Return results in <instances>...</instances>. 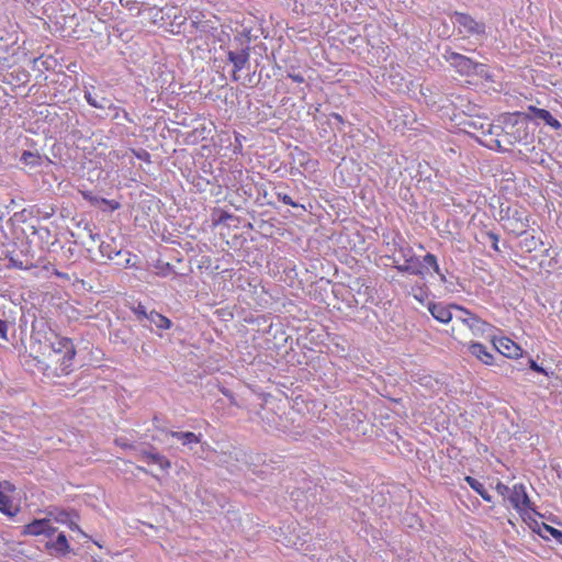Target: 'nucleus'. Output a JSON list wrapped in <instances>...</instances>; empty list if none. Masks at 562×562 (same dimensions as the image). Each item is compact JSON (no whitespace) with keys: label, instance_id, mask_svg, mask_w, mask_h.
<instances>
[{"label":"nucleus","instance_id":"f257e3e1","mask_svg":"<svg viewBox=\"0 0 562 562\" xmlns=\"http://www.w3.org/2000/svg\"><path fill=\"white\" fill-rule=\"evenodd\" d=\"M474 314L463 307H454L453 319L451 323V334L460 341L463 347L477 348L480 351H486V345L481 340L469 339V328Z\"/></svg>","mask_w":562,"mask_h":562},{"label":"nucleus","instance_id":"f03ea898","mask_svg":"<svg viewBox=\"0 0 562 562\" xmlns=\"http://www.w3.org/2000/svg\"><path fill=\"white\" fill-rule=\"evenodd\" d=\"M499 216V221L507 232L519 236L527 231L529 221L522 207L515 205L501 209Z\"/></svg>","mask_w":562,"mask_h":562},{"label":"nucleus","instance_id":"7ed1b4c3","mask_svg":"<svg viewBox=\"0 0 562 562\" xmlns=\"http://www.w3.org/2000/svg\"><path fill=\"white\" fill-rule=\"evenodd\" d=\"M443 57L461 75L470 76L483 71V64L475 63L471 58L451 49H446Z\"/></svg>","mask_w":562,"mask_h":562},{"label":"nucleus","instance_id":"20e7f679","mask_svg":"<svg viewBox=\"0 0 562 562\" xmlns=\"http://www.w3.org/2000/svg\"><path fill=\"white\" fill-rule=\"evenodd\" d=\"M529 121L528 116L517 114L514 123L507 125V131L505 132V140L508 145H514L515 143L528 142L530 136L529 134Z\"/></svg>","mask_w":562,"mask_h":562},{"label":"nucleus","instance_id":"39448f33","mask_svg":"<svg viewBox=\"0 0 562 562\" xmlns=\"http://www.w3.org/2000/svg\"><path fill=\"white\" fill-rule=\"evenodd\" d=\"M57 531L53 526L52 518L46 517L43 519H34L32 522L24 526L23 535L40 536L45 535L52 537Z\"/></svg>","mask_w":562,"mask_h":562},{"label":"nucleus","instance_id":"423d86ee","mask_svg":"<svg viewBox=\"0 0 562 562\" xmlns=\"http://www.w3.org/2000/svg\"><path fill=\"white\" fill-rule=\"evenodd\" d=\"M133 451L135 452V456L139 459L144 460L148 464H156L161 470H167L170 468L171 463L170 461L164 457L162 454L155 451L154 448L146 449V448H133Z\"/></svg>","mask_w":562,"mask_h":562},{"label":"nucleus","instance_id":"0eeeda50","mask_svg":"<svg viewBox=\"0 0 562 562\" xmlns=\"http://www.w3.org/2000/svg\"><path fill=\"white\" fill-rule=\"evenodd\" d=\"M495 333H488L486 341H488L495 351H502V349L509 350L512 347L515 349L522 351V349L508 336H506L503 330L494 327Z\"/></svg>","mask_w":562,"mask_h":562},{"label":"nucleus","instance_id":"6e6552de","mask_svg":"<svg viewBox=\"0 0 562 562\" xmlns=\"http://www.w3.org/2000/svg\"><path fill=\"white\" fill-rule=\"evenodd\" d=\"M456 304L446 305L443 303H429L428 311L435 319L442 324L452 323Z\"/></svg>","mask_w":562,"mask_h":562},{"label":"nucleus","instance_id":"1a4fd4ad","mask_svg":"<svg viewBox=\"0 0 562 562\" xmlns=\"http://www.w3.org/2000/svg\"><path fill=\"white\" fill-rule=\"evenodd\" d=\"M508 501L518 510H525L530 507V499L522 484H515L513 486Z\"/></svg>","mask_w":562,"mask_h":562},{"label":"nucleus","instance_id":"9d476101","mask_svg":"<svg viewBox=\"0 0 562 562\" xmlns=\"http://www.w3.org/2000/svg\"><path fill=\"white\" fill-rule=\"evenodd\" d=\"M228 60L234 65L233 80L237 81V71L244 69L249 64V47L243 48L238 52L229 50L227 54Z\"/></svg>","mask_w":562,"mask_h":562},{"label":"nucleus","instance_id":"9b49d317","mask_svg":"<svg viewBox=\"0 0 562 562\" xmlns=\"http://www.w3.org/2000/svg\"><path fill=\"white\" fill-rule=\"evenodd\" d=\"M172 326V322L164 316L162 314L156 312L155 310L149 311V316L147 318V326L151 331L158 333L161 335L162 330L169 329Z\"/></svg>","mask_w":562,"mask_h":562},{"label":"nucleus","instance_id":"f8f14e48","mask_svg":"<svg viewBox=\"0 0 562 562\" xmlns=\"http://www.w3.org/2000/svg\"><path fill=\"white\" fill-rule=\"evenodd\" d=\"M488 333H495L494 326L474 315L469 328V339L483 338L486 340Z\"/></svg>","mask_w":562,"mask_h":562},{"label":"nucleus","instance_id":"ddd939ff","mask_svg":"<svg viewBox=\"0 0 562 562\" xmlns=\"http://www.w3.org/2000/svg\"><path fill=\"white\" fill-rule=\"evenodd\" d=\"M525 115L528 116V121L530 119H539L547 125L551 126L553 130H560L562 127L561 123L555 117H553L548 110L544 109L529 106L528 113Z\"/></svg>","mask_w":562,"mask_h":562},{"label":"nucleus","instance_id":"4468645a","mask_svg":"<svg viewBox=\"0 0 562 562\" xmlns=\"http://www.w3.org/2000/svg\"><path fill=\"white\" fill-rule=\"evenodd\" d=\"M456 23L471 34H481L485 30L483 23L476 22L472 16L464 13L456 14Z\"/></svg>","mask_w":562,"mask_h":562},{"label":"nucleus","instance_id":"2eb2a0df","mask_svg":"<svg viewBox=\"0 0 562 562\" xmlns=\"http://www.w3.org/2000/svg\"><path fill=\"white\" fill-rule=\"evenodd\" d=\"M467 125L474 131H480L482 135H496L499 136V133L496 131L502 130L499 126H494L488 120L475 119L467 122Z\"/></svg>","mask_w":562,"mask_h":562},{"label":"nucleus","instance_id":"dca6fc26","mask_svg":"<svg viewBox=\"0 0 562 562\" xmlns=\"http://www.w3.org/2000/svg\"><path fill=\"white\" fill-rule=\"evenodd\" d=\"M168 435L179 440L183 447L190 450L193 449V445L200 442L199 436L191 431H170Z\"/></svg>","mask_w":562,"mask_h":562},{"label":"nucleus","instance_id":"f3484780","mask_svg":"<svg viewBox=\"0 0 562 562\" xmlns=\"http://www.w3.org/2000/svg\"><path fill=\"white\" fill-rule=\"evenodd\" d=\"M48 517L52 518V522L56 521V522L67 524L71 530L80 531L78 525L71 518L72 515L66 510H61V509H55L54 512L52 510V512H49Z\"/></svg>","mask_w":562,"mask_h":562},{"label":"nucleus","instance_id":"a211bd4d","mask_svg":"<svg viewBox=\"0 0 562 562\" xmlns=\"http://www.w3.org/2000/svg\"><path fill=\"white\" fill-rule=\"evenodd\" d=\"M396 265H395V268L400 271V272H406V273H411V274H423V270H422V266L420 263L417 261V259H415L414 256H411L409 258L406 259V261H404V263H398L397 260L394 261Z\"/></svg>","mask_w":562,"mask_h":562},{"label":"nucleus","instance_id":"6ab92c4d","mask_svg":"<svg viewBox=\"0 0 562 562\" xmlns=\"http://www.w3.org/2000/svg\"><path fill=\"white\" fill-rule=\"evenodd\" d=\"M48 548L55 550L56 553L65 555L69 552V543L64 532H59L54 541L47 543Z\"/></svg>","mask_w":562,"mask_h":562},{"label":"nucleus","instance_id":"aec40b11","mask_svg":"<svg viewBox=\"0 0 562 562\" xmlns=\"http://www.w3.org/2000/svg\"><path fill=\"white\" fill-rule=\"evenodd\" d=\"M131 311L135 315V319L142 325L147 326V318L149 316L148 308L140 302H136L130 305Z\"/></svg>","mask_w":562,"mask_h":562},{"label":"nucleus","instance_id":"412c9836","mask_svg":"<svg viewBox=\"0 0 562 562\" xmlns=\"http://www.w3.org/2000/svg\"><path fill=\"white\" fill-rule=\"evenodd\" d=\"M464 481L473 488L484 501L491 502L492 496L485 490L483 484L472 476H465Z\"/></svg>","mask_w":562,"mask_h":562},{"label":"nucleus","instance_id":"4be33fe9","mask_svg":"<svg viewBox=\"0 0 562 562\" xmlns=\"http://www.w3.org/2000/svg\"><path fill=\"white\" fill-rule=\"evenodd\" d=\"M85 98H86L87 102L93 108L105 109V108L111 106L110 101L108 99H105L103 97L98 99L95 95H92V93L90 91L85 92Z\"/></svg>","mask_w":562,"mask_h":562},{"label":"nucleus","instance_id":"5701e85b","mask_svg":"<svg viewBox=\"0 0 562 562\" xmlns=\"http://www.w3.org/2000/svg\"><path fill=\"white\" fill-rule=\"evenodd\" d=\"M76 353H68V355H66L63 358L60 367L59 368L56 367V368L53 369L54 374H56V375L68 374L69 373V367L71 366V361H72Z\"/></svg>","mask_w":562,"mask_h":562},{"label":"nucleus","instance_id":"b1692460","mask_svg":"<svg viewBox=\"0 0 562 562\" xmlns=\"http://www.w3.org/2000/svg\"><path fill=\"white\" fill-rule=\"evenodd\" d=\"M21 161L31 167H36L41 162V156L37 153L25 150L21 156Z\"/></svg>","mask_w":562,"mask_h":562},{"label":"nucleus","instance_id":"393cba45","mask_svg":"<svg viewBox=\"0 0 562 562\" xmlns=\"http://www.w3.org/2000/svg\"><path fill=\"white\" fill-rule=\"evenodd\" d=\"M100 252L102 257L112 259L113 256L120 255V250H116L114 247H112L111 243L102 241L99 246Z\"/></svg>","mask_w":562,"mask_h":562},{"label":"nucleus","instance_id":"a878e982","mask_svg":"<svg viewBox=\"0 0 562 562\" xmlns=\"http://www.w3.org/2000/svg\"><path fill=\"white\" fill-rule=\"evenodd\" d=\"M424 263L426 267H430L434 269V271L436 273H438L441 279H443V276L440 273V269H439V266H438V262H437V258L435 255L432 254H427L425 257H424Z\"/></svg>","mask_w":562,"mask_h":562},{"label":"nucleus","instance_id":"bb28decb","mask_svg":"<svg viewBox=\"0 0 562 562\" xmlns=\"http://www.w3.org/2000/svg\"><path fill=\"white\" fill-rule=\"evenodd\" d=\"M476 358L486 366L495 364V357L493 353H476Z\"/></svg>","mask_w":562,"mask_h":562},{"label":"nucleus","instance_id":"cd10ccee","mask_svg":"<svg viewBox=\"0 0 562 562\" xmlns=\"http://www.w3.org/2000/svg\"><path fill=\"white\" fill-rule=\"evenodd\" d=\"M544 530L562 544V531L551 526L544 525Z\"/></svg>","mask_w":562,"mask_h":562},{"label":"nucleus","instance_id":"c85d7f7f","mask_svg":"<svg viewBox=\"0 0 562 562\" xmlns=\"http://www.w3.org/2000/svg\"><path fill=\"white\" fill-rule=\"evenodd\" d=\"M277 198H278V200L282 201V202H283L284 204H286V205H291V206H293V207H297V206H300V205H299L297 203H295V202L292 200V198H291L289 194H286V193L278 192V193H277Z\"/></svg>","mask_w":562,"mask_h":562},{"label":"nucleus","instance_id":"c756f323","mask_svg":"<svg viewBox=\"0 0 562 562\" xmlns=\"http://www.w3.org/2000/svg\"><path fill=\"white\" fill-rule=\"evenodd\" d=\"M29 358L32 359V361L36 362L34 366L37 367L40 370H43L44 372L50 369V366L47 364L44 360H41L37 356L33 357L32 353L27 355Z\"/></svg>","mask_w":562,"mask_h":562},{"label":"nucleus","instance_id":"7c9ffc66","mask_svg":"<svg viewBox=\"0 0 562 562\" xmlns=\"http://www.w3.org/2000/svg\"><path fill=\"white\" fill-rule=\"evenodd\" d=\"M529 362H530V368H531L533 371H537V372L543 373V374H546V375H548V374H549V369H548V368H544V367H542V366H539V364L537 363V361H536V360L530 359V360H529Z\"/></svg>","mask_w":562,"mask_h":562},{"label":"nucleus","instance_id":"2f4dec72","mask_svg":"<svg viewBox=\"0 0 562 562\" xmlns=\"http://www.w3.org/2000/svg\"><path fill=\"white\" fill-rule=\"evenodd\" d=\"M487 238L491 240L492 243V248L496 251H499V248H498V236L493 233V232H488L487 233Z\"/></svg>","mask_w":562,"mask_h":562},{"label":"nucleus","instance_id":"473e14b6","mask_svg":"<svg viewBox=\"0 0 562 562\" xmlns=\"http://www.w3.org/2000/svg\"><path fill=\"white\" fill-rule=\"evenodd\" d=\"M496 491L499 495L505 496L507 494H510L512 488H509L507 485L498 482L496 485Z\"/></svg>","mask_w":562,"mask_h":562},{"label":"nucleus","instance_id":"72a5a7b5","mask_svg":"<svg viewBox=\"0 0 562 562\" xmlns=\"http://www.w3.org/2000/svg\"><path fill=\"white\" fill-rule=\"evenodd\" d=\"M8 323L5 321H0V338L3 340H8Z\"/></svg>","mask_w":562,"mask_h":562},{"label":"nucleus","instance_id":"f704fd0d","mask_svg":"<svg viewBox=\"0 0 562 562\" xmlns=\"http://www.w3.org/2000/svg\"><path fill=\"white\" fill-rule=\"evenodd\" d=\"M490 148H502V140L498 138H492L490 143L486 144Z\"/></svg>","mask_w":562,"mask_h":562},{"label":"nucleus","instance_id":"c9c22d12","mask_svg":"<svg viewBox=\"0 0 562 562\" xmlns=\"http://www.w3.org/2000/svg\"><path fill=\"white\" fill-rule=\"evenodd\" d=\"M288 77L291 78L293 81L302 83L304 81V77L301 74H288Z\"/></svg>","mask_w":562,"mask_h":562},{"label":"nucleus","instance_id":"e433bc0d","mask_svg":"<svg viewBox=\"0 0 562 562\" xmlns=\"http://www.w3.org/2000/svg\"><path fill=\"white\" fill-rule=\"evenodd\" d=\"M420 380H422V381H424V382H422L424 385H426V386H430V387H432V386H434V383H435V384H437V383H438L436 380L431 379V376H424V378H423V379H420Z\"/></svg>","mask_w":562,"mask_h":562},{"label":"nucleus","instance_id":"4c0bfd02","mask_svg":"<svg viewBox=\"0 0 562 562\" xmlns=\"http://www.w3.org/2000/svg\"><path fill=\"white\" fill-rule=\"evenodd\" d=\"M63 348L66 349V351H75V346L70 339H65V342L63 344Z\"/></svg>","mask_w":562,"mask_h":562},{"label":"nucleus","instance_id":"58836bf2","mask_svg":"<svg viewBox=\"0 0 562 562\" xmlns=\"http://www.w3.org/2000/svg\"><path fill=\"white\" fill-rule=\"evenodd\" d=\"M425 296H426V293L424 292V290L422 288L418 289V293L414 294V297L416 300H418L419 302H423Z\"/></svg>","mask_w":562,"mask_h":562},{"label":"nucleus","instance_id":"ea45409f","mask_svg":"<svg viewBox=\"0 0 562 562\" xmlns=\"http://www.w3.org/2000/svg\"><path fill=\"white\" fill-rule=\"evenodd\" d=\"M503 358H509V359H516L518 357H521L524 353H498Z\"/></svg>","mask_w":562,"mask_h":562},{"label":"nucleus","instance_id":"a19ab883","mask_svg":"<svg viewBox=\"0 0 562 562\" xmlns=\"http://www.w3.org/2000/svg\"><path fill=\"white\" fill-rule=\"evenodd\" d=\"M401 252L403 255V258H404V261H406L407 258H409L411 256H413L412 254V249L411 248H407V249H401Z\"/></svg>","mask_w":562,"mask_h":562},{"label":"nucleus","instance_id":"79ce46f5","mask_svg":"<svg viewBox=\"0 0 562 562\" xmlns=\"http://www.w3.org/2000/svg\"><path fill=\"white\" fill-rule=\"evenodd\" d=\"M115 442H116L117 445H120V446H122V447H124V448H128V449H131V450H133V448H134L133 446L127 445L123 439H116V440H115Z\"/></svg>","mask_w":562,"mask_h":562},{"label":"nucleus","instance_id":"37998d69","mask_svg":"<svg viewBox=\"0 0 562 562\" xmlns=\"http://www.w3.org/2000/svg\"><path fill=\"white\" fill-rule=\"evenodd\" d=\"M89 238L92 240V241H97L99 239V235L98 234H93L91 229H89Z\"/></svg>","mask_w":562,"mask_h":562},{"label":"nucleus","instance_id":"c03bdc74","mask_svg":"<svg viewBox=\"0 0 562 562\" xmlns=\"http://www.w3.org/2000/svg\"><path fill=\"white\" fill-rule=\"evenodd\" d=\"M331 117H333V119H335L336 121H338L339 123H342V122H344V121H342V117H341L339 114H337V113H333V114H331Z\"/></svg>","mask_w":562,"mask_h":562},{"label":"nucleus","instance_id":"a18cd8bd","mask_svg":"<svg viewBox=\"0 0 562 562\" xmlns=\"http://www.w3.org/2000/svg\"><path fill=\"white\" fill-rule=\"evenodd\" d=\"M139 158L149 157V154L147 151H143V155H138Z\"/></svg>","mask_w":562,"mask_h":562},{"label":"nucleus","instance_id":"49530a36","mask_svg":"<svg viewBox=\"0 0 562 562\" xmlns=\"http://www.w3.org/2000/svg\"><path fill=\"white\" fill-rule=\"evenodd\" d=\"M14 266H18L19 268H22V263H20V262H15L14 261Z\"/></svg>","mask_w":562,"mask_h":562},{"label":"nucleus","instance_id":"de8ad7c7","mask_svg":"<svg viewBox=\"0 0 562 562\" xmlns=\"http://www.w3.org/2000/svg\"><path fill=\"white\" fill-rule=\"evenodd\" d=\"M14 266H18L19 268H22V263H20V262H15L14 261Z\"/></svg>","mask_w":562,"mask_h":562},{"label":"nucleus","instance_id":"09e8293b","mask_svg":"<svg viewBox=\"0 0 562 562\" xmlns=\"http://www.w3.org/2000/svg\"><path fill=\"white\" fill-rule=\"evenodd\" d=\"M138 469H139L140 471L146 472V470H145L144 468H142V467H138Z\"/></svg>","mask_w":562,"mask_h":562}]
</instances>
